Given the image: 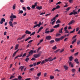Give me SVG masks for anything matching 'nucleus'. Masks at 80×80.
<instances>
[{"instance_id":"obj_51","label":"nucleus","mask_w":80,"mask_h":80,"mask_svg":"<svg viewBox=\"0 0 80 80\" xmlns=\"http://www.w3.org/2000/svg\"><path fill=\"white\" fill-rule=\"evenodd\" d=\"M50 33V31H45V33Z\"/></svg>"},{"instance_id":"obj_9","label":"nucleus","mask_w":80,"mask_h":80,"mask_svg":"<svg viewBox=\"0 0 80 80\" xmlns=\"http://www.w3.org/2000/svg\"><path fill=\"white\" fill-rule=\"evenodd\" d=\"M75 21L74 20H72L70 21L68 23V25H71V24H72V23H74L75 22Z\"/></svg>"},{"instance_id":"obj_53","label":"nucleus","mask_w":80,"mask_h":80,"mask_svg":"<svg viewBox=\"0 0 80 80\" xmlns=\"http://www.w3.org/2000/svg\"><path fill=\"white\" fill-rule=\"evenodd\" d=\"M64 38H63V36H62L59 39H60V40H63V39Z\"/></svg>"},{"instance_id":"obj_52","label":"nucleus","mask_w":80,"mask_h":80,"mask_svg":"<svg viewBox=\"0 0 80 80\" xmlns=\"http://www.w3.org/2000/svg\"><path fill=\"white\" fill-rule=\"evenodd\" d=\"M79 29H80L79 28H77L76 29V32H78L79 30Z\"/></svg>"},{"instance_id":"obj_31","label":"nucleus","mask_w":80,"mask_h":80,"mask_svg":"<svg viewBox=\"0 0 80 80\" xmlns=\"http://www.w3.org/2000/svg\"><path fill=\"white\" fill-rule=\"evenodd\" d=\"M70 8H71L68 7L66 9V10L67 11L66 12H68V11H69V10H70Z\"/></svg>"},{"instance_id":"obj_15","label":"nucleus","mask_w":80,"mask_h":80,"mask_svg":"<svg viewBox=\"0 0 80 80\" xmlns=\"http://www.w3.org/2000/svg\"><path fill=\"white\" fill-rule=\"evenodd\" d=\"M69 66L72 67H72H73V64L72 63V62H69Z\"/></svg>"},{"instance_id":"obj_42","label":"nucleus","mask_w":80,"mask_h":80,"mask_svg":"<svg viewBox=\"0 0 80 80\" xmlns=\"http://www.w3.org/2000/svg\"><path fill=\"white\" fill-rule=\"evenodd\" d=\"M35 6L34 5H32V9H34V8H35Z\"/></svg>"},{"instance_id":"obj_41","label":"nucleus","mask_w":80,"mask_h":80,"mask_svg":"<svg viewBox=\"0 0 80 80\" xmlns=\"http://www.w3.org/2000/svg\"><path fill=\"white\" fill-rule=\"evenodd\" d=\"M55 30V29H52L50 30V32L52 33V32H53Z\"/></svg>"},{"instance_id":"obj_27","label":"nucleus","mask_w":80,"mask_h":80,"mask_svg":"<svg viewBox=\"0 0 80 80\" xmlns=\"http://www.w3.org/2000/svg\"><path fill=\"white\" fill-rule=\"evenodd\" d=\"M60 50V49H58L57 50H56V51H54V53H57V52H59Z\"/></svg>"},{"instance_id":"obj_21","label":"nucleus","mask_w":80,"mask_h":80,"mask_svg":"<svg viewBox=\"0 0 80 80\" xmlns=\"http://www.w3.org/2000/svg\"><path fill=\"white\" fill-rule=\"evenodd\" d=\"M60 22H61L60 21V20H59V19H58L57 21L56 22V24H57V23H60Z\"/></svg>"},{"instance_id":"obj_57","label":"nucleus","mask_w":80,"mask_h":80,"mask_svg":"<svg viewBox=\"0 0 80 80\" xmlns=\"http://www.w3.org/2000/svg\"><path fill=\"white\" fill-rule=\"evenodd\" d=\"M16 24H17V22H14L13 23V25H16Z\"/></svg>"},{"instance_id":"obj_39","label":"nucleus","mask_w":80,"mask_h":80,"mask_svg":"<svg viewBox=\"0 0 80 80\" xmlns=\"http://www.w3.org/2000/svg\"><path fill=\"white\" fill-rule=\"evenodd\" d=\"M54 72H60V71L58 69H56L54 71Z\"/></svg>"},{"instance_id":"obj_59","label":"nucleus","mask_w":80,"mask_h":80,"mask_svg":"<svg viewBox=\"0 0 80 80\" xmlns=\"http://www.w3.org/2000/svg\"><path fill=\"white\" fill-rule=\"evenodd\" d=\"M44 61H45V62H48L49 61H48V59H46L44 60Z\"/></svg>"},{"instance_id":"obj_62","label":"nucleus","mask_w":80,"mask_h":80,"mask_svg":"<svg viewBox=\"0 0 80 80\" xmlns=\"http://www.w3.org/2000/svg\"><path fill=\"white\" fill-rule=\"evenodd\" d=\"M34 70V68H31L30 69V70L31 71H33Z\"/></svg>"},{"instance_id":"obj_14","label":"nucleus","mask_w":80,"mask_h":80,"mask_svg":"<svg viewBox=\"0 0 80 80\" xmlns=\"http://www.w3.org/2000/svg\"><path fill=\"white\" fill-rule=\"evenodd\" d=\"M62 30H63V28H61V29L59 30V33H63V31H62Z\"/></svg>"},{"instance_id":"obj_63","label":"nucleus","mask_w":80,"mask_h":80,"mask_svg":"<svg viewBox=\"0 0 80 80\" xmlns=\"http://www.w3.org/2000/svg\"><path fill=\"white\" fill-rule=\"evenodd\" d=\"M22 8L24 10H25V11H26V8H25V7H23Z\"/></svg>"},{"instance_id":"obj_37","label":"nucleus","mask_w":80,"mask_h":80,"mask_svg":"<svg viewBox=\"0 0 80 80\" xmlns=\"http://www.w3.org/2000/svg\"><path fill=\"white\" fill-rule=\"evenodd\" d=\"M50 78L51 79V80H52V79H53V78H54V77L52 76H50Z\"/></svg>"},{"instance_id":"obj_2","label":"nucleus","mask_w":80,"mask_h":80,"mask_svg":"<svg viewBox=\"0 0 80 80\" xmlns=\"http://www.w3.org/2000/svg\"><path fill=\"white\" fill-rule=\"evenodd\" d=\"M76 10H77V9L73 10L72 12H71V13L69 14V15H77V14H78L77 12L76 11Z\"/></svg>"},{"instance_id":"obj_22","label":"nucleus","mask_w":80,"mask_h":80,"mask_svg":"<svg viewBox=\"0 0 80 80\" xmlns=\"http://www.w3.org/2000/svg\"><path fill=\"white\" fill-rule=\"evenodd\" d=\"M70 61H72V60H73V57L72 56H70L69 58Z\"/></svg>"},{"instance_id":"obj_40","label":"nucleus","mask_w":80,"mask_h":80,"mask_svg":"<svg viewBox=\"0 0 80 80\" xmlns=\"http://www.w3.org/2000/svg\"><path fill=\"white\" fill-rule=\"evenodd\" d=\"M18 78L19 80H21V79H22V76H19L18 77Z\"/></svg>"},{"instance_id":"obj_8","label":"nucleus","mask_w":80,"mask_h":80,"mask_svg":"<svg viewBox=\"0 0 80 80\" xmlns=\"http://www.w3.org/2000/svg\"><path fill=\"white\" fill-rule=\"evenodd\" d=\"M33 50H31L30 52H28V53L30 55H33Z\"/></svg>"},{"instance_id":"obj_3","label":"nucleus","mask_w":80,"mask_h":80,"mask_svg":"<svg viewBox=\"0 0 80 80\" xmlns=\"http://www.w3.org/2000/svg\"><path fill=\"white\" fill-rule=\"evenodd\" d=\"M13 14L12 13H11V15L9 17L10 19V21H12V22H13V21L14 18H13Z\"/></svg>"},{"instance_id":"obj_11","label":"nucleus","mask_w":80,"mask_h":80,"mask_svg":"<svg viewBox=\"0 0 80 80\" xmlns=\"http://www.w3.org/2000/svg\"><path fill=\"white\" fill-rule=\"evenodd\" d=\"M19 44H18L16 45V46L15 48V50H17V49H18V47H19Z\"/></svg>"},{"instance_id":"obj_20","label":"nucleus","mask_w":80,"mask_h":80,"mask_svg":"<svg viewBox=\"0 0 80 80\" xmlns=\"http://www.w3.org/2000/svg\"><path fill=\"white\" fill-rule=\"evenodd\" d=\"M41 22H39V24H36L37 25V27H40V25H41Z\"/></svg>"},{"instance_id":"obj_6","label":"nucleus","mask_w":80,"mask_h":80,"mask_svg":"<svg viewBox=\"0 0 80 80\" xmlns=\"http://www.w3.org/2000/svg\"><path fill=\"white\" fill-rule=\"evenodd\" d=\"M9 23L10 27H12V28H13V24L12 23V21H9Z\"/></svg>"},{"instance_id":"obj_17","label":"nucleus","mask_w":80,"mask_h":80,"mask_svg":"<svg viewBox=\"0 0 80 80\" xmlns=\"http://www.w3.org/2000/svg\"><path fill=\"white\" fill-rule=\"evenodd\" d=\"M64 67L65 70H68V67H67L66 65L64 66Z\"/></svg>"},{"instance_id":"obj_23","label":"nucleus","mask_w":80,"mask_h":80,"mask_svg":"<svg viewBox=\"0 0 80 80\" xmlns=\"http://www.w3.org/2000/svg\"><path fill=\"white\" fill-rule=\"evenodd\" d=\"M71 71H72V73H75V72H76V70H75V69L74 68H72V69Z\"/></svg>"},{"instance_id":"obj_38","label":"nucleus","mask_w":80,"mask_h":80,"mask_svg":"<svg viewBox=\"0 0 80 80\" xmlns=\"http://www.w3.org/2000/svg\"><path fill=\"white\" fill-rule=\"evenodd\" d=\"M64 31L65 33H69V32H68V30H64Z\"/></svg>"},{"instance_id":"obj_24","label":"nucleus","mask_w":80,"mask_h":80,"mask_svg":"<svg viewBox=\"0 0 80 80\" xmlns=\"http://www.w3.org/2000/svg\"><path fill=\"white\" fill-rule=\"evenodd\" d=\"M55 40L56 42H58V41L60 40V38H56Z\"/></svg>"},{"instance_id":"obj_33","label":"nucleus","mask_w":80,"mask_h":80,"mask_svg":"<svg viewBox=\"0 0 80 80\" xmlns=\"http://www.w3.org/2000/svg\"><path fill=\"white\" fill-rule=\"evenodd\" d=\"M25 37H26V34H24V35L22 36V39H23L25 38Z\"/></svg>"},{"instance_id":"obj_35","label":"nucleus","mask_w":80,"mask_h":80,"mask_svg":"<svg viewBox=\"0 0 80 80\" xmlns=\"http://www.w3.org/2000/svg\"><path fill=\"white\" fill-rule=\"evenodd\" d=\"M41 75V72H40L37 74V76L38 77H39V76H40Z\"/></svg>"},{"instance_id":"obj_16","label":"nucleus","mask_w":80,"mask_h":80,"mask_svg":"<svg viewBox=\"0 0 80 80\" xmlns=\"http://www.w3.org/2000/svg\"><path fill=\"white\" fill-rule=\"evenodd\" d=\"M48 60L49 62H52V61H53L52 58V57L49 58H48Z\"/></svg>"},{"instance_id":"obj_26","label":"nucleus","mask_w":80,"mask_h":80,"mask_svg":"<svg viewBox=\"0 0 80 80\" xmlns=\"http://www.w3.org/2000/svg\"><path fill=\"white\" fill-rule=\"evenodd\" d=\"M35 33H36V32H32L30 35V36H32V35H35Z\"/></svg>"},{"instance_id":"obj_45","label":"nucleus","mask_w":80,"mask_h":80,"mask_svg":"<svg viewBox=\"0 0 80 80\" xmlns=\"http://www.w3.org/2000/svg\"><path fill=\"white\" fill-rule=\"evenodd\" d=\"M76 37H77V35H75L73 37V38H72V40H73V39L75 38H76Z\"/></svg>"},{"instance_id":"obj_30","label":"nucleus","mask_w":80,"mask_h":80,"mask_svg":"<svg viewBox=\"0 0 80 80\" xmlns=\"http://www.w3.org/2000/svg\"><path fill=\"white\" fill-rule=\"evenodd\" d=\"M16 6V4H14L13 6H12V8L13 9H15V7Z\"/></svg>"},{"instance_id":"obj_61","label":"nucleus","mask_w":80,"mask_h":80,"mask_svg":"<svg viewBox=\"0 0 80 80\" xmlns=\"http://www.w3.org/2000/svg\"><path fill=\"white\" fill-rule=\"evenodd\" d=\"M36 59L35 58H32V59H31V60H36Z\"/></svg>"},{"instance_id":"obj_7","label":"nucleus","mask_w":80,"mask_h":80,"mask_svg":"<svg viewBox=\"0 0 80 80\" xmlns=\"http://www.w3.org/2000/svg\"><path fill=\"white\" fill-rule=\"evenodd\" d=\"M59 27H60V24H58L57 25H55L53 27L54 28H58Z\"/></svg>"},{"instance_id":"obj_29","label":"nucleus","mask_w":80,"mask_h":80,"mask_svg":"<svg viewBox=\"0 0 80 80\" xmlns=\"http://www.w3.org/2000/svg\"><path fill=\"white\" fill-rule=\"evenodd\" d=\"M30 60V58H26L25 59L26 62H28V60Z\"/></svg>"},{"instance_id":"obj_19","label":"nucleus","mask_w":80,"mask_h":80,"mask_svg":"<svg viewBox=\"0 0 80 80\" xmlns=\"http://www.w3.org/2000/svg\"><path fill=\"white\" fill-rule=\"evenodd\" d=\"M77 41V38L75 39L74 40L72 41V44H73V43H74L75 42Z\"/></svg>"},{"instance_id":"obj_44","label":"nucleus","mask_w":80,"mask_h":80,"mask_svg":"<svg viewBox=\"0 0 80 80\" xmlns=\"http://www.w3.org/2000/svg\"><path fill=\"white\" fill-rule=\"evenodd\" d=\"M56 21V20H55L54 21H53L51 23V24H52V25H53V24H54V23H55V22Z\"/></svg>"},{"instance_id":"obj_54","label":"nucleus","mask_w":80,"mask_h":80,"mask_svg":"<svg viewBox=\"0 0 80 80\" xmlns=\"http://www.w3.org/2000/svg\"><path fill=\"white\" fill-rule=\"evenodd\" d=\"M27 9H28L29 10H30L31 9L30 7L29 6L27 7Z\"/></svg>"},{"instance_id":"obj_46","label":"nucleus","mask_w":80,"mask_h":80,"mask_svg":"<svg viewBox=\"0 0 80 80\" xmlns=\"http://www.w3.org/2000/svg\"><path fill=\"white\" fill-rule=\"evenodd\" d=\"M56 9H58V8H60V6L59 5H58L56 6Z\"/></svg>"},{"instance_id":"obj_64","label":"nucleus","mask_w":80,"mask_h":80,"mask_svg":"<svg viewBox=\"0 0 80 80\" xmlns=\"http://www.w3.org/2000/svg\"><path fill=\"white\" fill-rule=\"evenodd\" d=\"M31 79V78H27L25 80H30Z\"/></svg>"},{"instance_id":"obj_49","label":"nucleus","mask_w":80,"mask_h":80,"mask_svg":"<svg viewBox=\"0 0 80 80\" xmlns=\"http://www.w3.org/2000/svg\"><path fill=\"white\" fill-rule=\"evenodd\" d=\"M61 34L60 33H57L56 34V37H58V36H60V35H61Z\"/></svg>"},{"instance_id":"obj_60","label":"nucleus","mask_w":80,"mask_h":80,"mask_svg":"<svg viewBox=\"0 0 80 80\" xmlns=\"http://www.w3.org/2000/svg\"><path fill=\"white\" fill-rule=\"evenodd\" d=\"M26 55H27V54H26V53H25L23 54L22 57H25V56H26Z\"/></svg>"},{"instance_id":"obj_32","label":"nucleus","mask_w":80,"mask_h":80,"mask_svg":"<svg viewBox=\"0 0 80 80\" xmlns=\"http://www.w3.org/2000/svg\"><path fill=\"white\" fill-rule=\"evenodd\" d=\"M75 29H74L73 31H72L70 32V33H74L75 32Z\"/></svg>"},{"instance_id":"obj_18","label":"nucleus","mask_w":80,"mask_h":80,"mask_svg":"<svg viewBox=\"0 0 80 80\" xmlns=\"http://www.w3.org/2000/svg\"><path fill=\"white\" fill-rule=\"evenodd\" d=\"M52 48L53 50H55L57 48V46L55 45L52 47Z\"/></svg>"},{"instance_id":"obj_34","label":"nucleus","mask_w":80,"mask_h":80,"mask_svg":"<svg viewBox=\"0 0 80 80\" xmlns=\"http://www.w3.org/2000/svg\"><path fill=\"white\" fill-rule=\"evenodd\" d=\"M15 78V76H11L10 78V79H12V78Z\"/></svg>"},{"instance_id":"obj_12","label":"nucleus","mask_w":80,"mask_h":80,"mask_svg":"<svg viewBox=\"0 0 80 80\" xmlns=\"http://www.w3.org/2000/svg\"><path fill=\"white\" fill-rule=\"evenodd\" d=\"M74 62H76L77 64L79 63V62H78V59L77 58H76L74 59Z\"/></svg>"},{"instance_id":"obj_48","label":"nucleus","mask_w":80,"mask_h":80,"mask_svg":"<svg viewBox=\"0 0 80 80\" xmlns=\"http://www.w3.org/2000/svg\"><path fill=\"white\" fill-rule=\"evenodd\" d=\"M43 28V27H41L39 29V30L41 31L42 29Z\"/></svg>"},{"instance_id":"obj_13","label":"nucleus","mask_w":80,"mask_h":80,"mask_svg":"<svg viewBox=\"0 0 80 80\" xmlns=\"http://www.w3.org/2000/svg\"><path fill=\"white\" fill-rule=\"evenodd\" d=\"M31 32L28 31L27 30H26L25 32V33H26V34H31Z\"/></svg>"},{"instance_id":"obj_1","label":"nucleus","mask_w":80,"mask_h":80,"mask_svg":"<svg viewBox=\"0 0 80 80\" xmlns=\"http://www.w3.org/2000/svg\"><path fill=\"white\" fill-rule=\"evenodd\" d=\"M39 53L37 54H34L33 55V57L34 58H38V57H40V55L42 54V51H40L39 52Z\"/></svg>"},{"instance_id":"obj_55","label":"nucleus","mask_w":80,"mask_h":80,"mask_svg":"<svg viewBox=\"0 0 80 80\" xmlns=\"http://www.w3.org/2000/svg\"><path fill=\"white\" fill-rule=\"evenodd\" d=\"M77 45H79L80 44V40H78L77 42Z\"/></svg>"},{"instance_id":"obj_5","label":"nucleus","mask_w":80,"mask_h":80,"mask_svg":"<svg viewBox=\"0 0 80 80\" xmlns=\"http://www.w3.org/2000/svg\"><path fill=\"white\" fill-rule=\"evenodd\" d=\"M46 38L47 40H51V36H47L46 37Z\"/></svg>"},{"instance_id":"obj_58","label":"nucleus","mask_w":80,"mask_h":80,"mask_svg":"<svg viewBox=\"0 0 80 80\" xmlns=\"http://www.w3.org/2000/svg\"><path fill=\"white\" fill-rule=\"evenodd\" d=\"M65 4H66V5L64 6V7H68V5H67L68 3H66Z\"/></svg>"},{"instance_id":"obj_10","label":"nucleus","mask_w":80,"mask_h":80,"mask_svg":"<svg viewBox=\"0 0 80 80\" xmlns=\"http://www.w3.org/2000/svg\"><path fill=\"white\" fill-rule=\"evenodd\" d=\"M37 9H38V10H41V9H42V6H38L36 7Z\"/></svg>"},{"instance_id":"obj_47","label":"nucleus","mask_w":80,"mask_h":80,"mask_svg":"<svg viewBox=\"0 0 80 80\" xmlns=\"http://www.w3.org/2000/svg\"><path fill=\"white\" fill-rule=\"evenodd\" d=\"M41 63V61L38 62L37 63V65H39V64H40Z\"/></svg>"},{"instance_id":"obj_43","label":"nucleus","mask_w":80,"mask_h":80,"mask_svg":"<svg viewBox=\"0 0 80 80\" xmlns=\"http://www.w3.org/2000/svg\"><path fill=\"white\" fill-rule=\"evenodd\" d=\"M63 51H64V49L63 48H62L61 49V51H60V52L62 53V52H63Z\"/></svg>"},{"instance_id":"obj_25","label":"nucleus","mask_w":80,"mask_h":80,"mask_svg":"<svg viewBox=\"0 0 80 80\" xmlns=\"http://www.w3.org/2000/svg\"><path fill=\"white\" fill-rule=\"evenodd\" d=\"M30 38H31V37H28V38H26L24 41L25 42H27V41H28V40L29 39H30Z\"/></svg>"},{"instance_id":"obj_4","label":"nucleus","mask_w":80,"mask_h":80,"mask_svg":"<svg viewBox=\"0 0 80 80\" xmlns=\"http://www.w3.org/2000/svg\"><path fill=\"white\" fill-rule=\"evenodd\" d=\"M5 22V19L4 18H2L0 21V24H3V22Z\"/></svg>"},{"instance_id":"obj_28","label":"nucleus","mask_w":80,"mask_h":80,"mask_svg":"<svg viewBox=\"0 0 80 80\" xmlns=\"http://www.w3.org/2000/svg\"><path fill=\"white\" fill-rule=\"evenodd\" d=\"M54 42H55L54 40H52L50 41V43L52 44V43H54Z\"/></svg>"},{"instance_id":"obj_50","label":"nucleus","mask_w":80,"mask_h":80,"mask_svg":"<svg viewBox=\"0 0 80 80\" xmlns=\"http://www.w3.org/2000/svg\"><path fill=\"white\" fill-rule=\"evenodd\" d=\"M60 3H62V2L59 1V2H57L56 5H58V4H60Z\"/></svg>"},{"instance_id":"obj_36","label":"nucleus","mask_w":80,"mask_h":80,"mask_svg":"<svg viewBox=\"0 0 80 80\" xmlns=\"http://www.w3.org/2000/svg\"><path fill=\"white\" fill-rule=\"evenodd\" d=\"M46 63L45 61V60H43L42 61V62L41 63V64H44V63Z\"/></svg>"},{"instance_id":"obj_56","label":"nucleus","mask_w":80,"mask_h":80,"mask_svg":"<svg viewBox=\"0 0 80 80\" xmlns=\"http://www.w3.org/2000/svg\"><path fill=\"white\" fill-rule=\"evenodd\" d=\"M56 9V8H54L51 11H55Z\"/></svg>"}]
</instances>
